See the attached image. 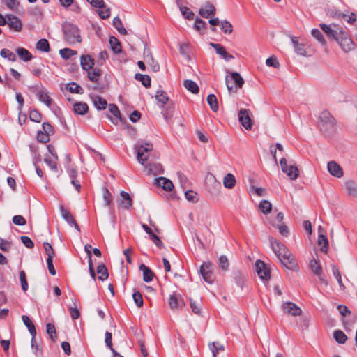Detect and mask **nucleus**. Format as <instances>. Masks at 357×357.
<instances>
[{
    "label": "nucleus",
    "instance_id": "f257e3e1",
    "mask_svg": "<svg viewBox=\"0 0 357 357\" xmlns=\"http://www.w3.org/2000/svg\"><path fill=\"white\" fill-rule=\"evenodd\" d=\"M269 241L273 251L284 267L292 271L298 269L295 257L284 244L273 237L269 238Z\"/></svg>",
    "mask_w": 357,
    "mask_h": 357
},
{
    "label": "nucleus",
    "instance_id": "f03ea898",
    "mask_svg": "<svg viewBox=\"0 0 357 357\" xmlns=\"http://www.w3.org/2000/svg\"><path fill=\"white\" fill-rule=\"evenodd\" d=\"M62 31L64 40L69 45L82 42L79 29L75 24L68 22H64L62 24Z\"/></svg>",
    "mask_w": 357,
    "mask_h": 357
},
{
    "label": "nucleus",
    "instance_id": "7ed1b4c3",
    "mask_svg": "<svg viewBox=\"0 0 357 357\" xmlns=\"http://www.w3.org/2000/svg\"><path fill=\"white\" fill-rule=\"evenodd\" d=\"M319 119V127L322 132L329 134L334 131L336 121L328 111H323Z\"/></svg>",
    "mask_w": 357,
    "mask_h": 357
},
{
    "label": "nucleus",
    "instance_id": "20e7f679",
    "mask_svg": "<svg viewBox=\"0 0 357 357\" xmlns=\"http://www.w3.org/2000/svg\"><path fill=\"white\" fill-rule=\"evenodd\" d=\"M137 149V158L138 162L144 165V162L147 161L149 155L148 153L153 149V144L149 142H137L135 145Z\"/></svg>",
    "mask_w": 357,
    "mask_h": 357
},
{
    "label": "nucleus",
    "instance_id": "39448f33",
    "mask_svg": "<svg viewBox=\"0 0 357 357\" xmlns=\"http://www.w3.org/2000/svg\"><path fill=\"white\" fill-rule=\"evenodd\" d=\"M226 85L229 92L234 91V85H235V90L238 88H241L244 84V80L238 73H232L231 77H226Z\"/></svg>",
    "mask_w": 357,
    "mask_h": 357
},
{
    "label": "nucleus",
    "instance_id": "423d86ee",
    "mask_svg": "<svg viewBox=\"0 0 357 357\" xmlns=\"http://www.w3.org/2000/svg\"><path fill=\"white\" fill-rule=\"evenodd\" d=\"M280 164L282 171L285 173L290 179L295 180L298 177V169L294 165H287V160L284 158L280 159Z\"/></svg>",
    "mask_w": 357,
    "mask_h": 357
},
{
    "label": "nucleus",
    "instance_id": "0eeeda50",
    "mask_svg": "<svg viewBox=\"0 0 357 357\" xmlns=\"http://www.w3.org/2000/svg\"><path fill=\"white\" fill-rule=\"evenodd\" d=\"M199 273L205 282L212 284L214 281L213 264L210 261L204 262L199 268Z\"/></svg>",
    "mask_w": 357,
    "mask_h": 357
},
{
    "label": "nucleus",
    "instance_id": "6e6552de",
    "mask_svg": "<svg viewBox=\"0 0 357 357\" xmlns=\"http://www.w3.org/2000/svg\"><path fill=\"white\" fill-rule=\"evenodd\" d=\"M319 27L329 37L335 40L340 36L343 28L337 24H331L329 25L319 24Z\"/></svg>",
    "mask_w": 357,
    "mask_h": 357
},
{
    "label": "nucleus",
    "instance_id": "1a4fd4ad",
    "mask_svg": "<svg viewBox=\"0 0 357 357\" xmlns=\"http://www.w3.org/2000/svg\"><path fill=\"white\" fill-rule=\"evenodd\" d=\"M344 52L351 50L354 47L352 40L348 36L347 32L342 30L341 33L335 40Z\"/></svg>",
    "mask_w": 357,
    "mask_h": 357
},
{
    "label": "nucleus",
    "instance_id": "9d476101",
    "mask_svg": "<svg viewBox=\"0 0 357 357\" xmlns=\"http://www.w3.org/2000/svg\"><path fill=\"white\" fill-rule=\"evenodd\" d=\"M256 271L259 278L264 280L270 279V270L266 264L261 260H257L255 263Z\"/></svg>",
    "mask_w": 357,
    "mask_h": 357
},
{
    "label": "nucleus",
    "instance_id": "9b49d317",
    "mask_svg": "<svg viewBox=\"0 0 357 357\" xmlns=\"http://www.w3.org/2000/svg\"><path fill=\"white\" fill-rule=\"evenodd\" d=\"M169 305L172 310L183 308L185 305V301L180 294H173L169 296Z\"/></svg>",
    "mask_w": 357,
    "mask_h": 357
},
{
    "label": "nucleus",
    "instance_id": "f8f14e48",
    "mask_svg": "<svg viewBox=\"0 0 357 357\" xmlns=\"http://www.w3.org/2000/svg\"><path fill=\"white\" fill-rule=\"evenodd\" d=\"M238 120L246 130H250L252 128V123L248 109H241L238 112Z\"/></svg>",
    "mask_w": 357,
    "mask_h": 357
},
{
    "label": "nucleus",
    "instance_id": "ddd939ff",
    "mask_svg": "<svg viewBox=\"0 0 357 357\" xmlns=\"http://www.w3.org/2000/svg\"><path fill=\"white\" fill-rule=\"evenodd\" d=\"M327 169L331 175L336 178H342L344 175L342 168L335 161H329L327 164Z\"/></svg>",
    "mask_w": 357,
    "mask_h": 357
},
{
    "label": "nucleus",
    "instance_id": "4468645a",
    "mask_svg": "<svg viewBox=\"0 0 357 357\" xmlns=\"http://www.w3.org/2000/svg\"><path fill=\"white\" fill-rule=\"evenodd\" d=\"M7 24L9 28L15 31H20L22 29V23L21 20L15 15L7 14Z\"/></svg>",
    "mask_w": 357,
    "mask_h": 357
},
{
    "label": "nucleus",
    "instance_id": "2eb2a0df",
    "mask_svg": "<svg viewBox=\"0 0 357 357\" xmlns=\"http://www.w3.org/2000/svg\"><path fill=\"white\" fill-rule=\"evenodd\" d=\"M60 212L62 218L71 226H73L76 230L80 232V229L76 220L70 213V212L66 209L63 206H60Z\"/></svg>",
    "mask_w": 357,
    "mask_h": 357
},
{
    "label": "nucleus",
    "instance_id": "dca6fc26",
    "mask_svg": "<svg viewBox=\"0 0 357 357\" xmlns=\"http://www.w3.org/2000/svg\"><path fill=\"white\" fill-rule=\"evenodd\" d=\"M284 312L292 316H299L302 313L301 309L292 302H286L282 305Z\"/></svg>",
    "mask_w": 357,
    "mask_h": 357
},
{
    "label": "nucleus",
    "instance_id": "f3484780",
    "mask_svg": "<svg viewBox=\"0 0 357 357\" xmlns=\"http://www.w3.org/2000/svg\"><path fill=\"white\" fill-rule=\"evenodd\" d=\"M22 319L24 325L27 327L30 334L31 335V347L34 348V339L36 336V329L32 321L26 315H23Z\"/></svg>",
    "mask_w": 357,
    "mask_h": 357
},
{
    "label": "nucleus",
    "instance_id": "a211bd4d",
    "mask_svg": "<svg viewBox=\"0 0 357 357\" xmlns=\"http://www.w3.org/2000/svg\"><path fill=\"white\" fill-rule=\"evenodd\" d=\"M210 45L213 47L216 53L220 55L226 61H229L234 59V56L231 54L228 53L222 45L210 43Z\"/></svg>",
    "mask_w": 357,
    "mask_h": 357
},
{
    "label": "nucleus",
    "instance_id": "6ab92c4d",
    "mask_svg": "<svg viewBox=\"0 0 357 357\" xmlns=\"http://www.w3.org/2000/svg\"><path fill=\"white\" fill-rule=\"evenodd\" d=\"M216 9L215 6L209 2H206L204 6L199 10V14L204 17L208 18L210 16L215 15Z\"/></svg>",
    "mask_w": 357,
    "mask_h": 357
},
{
    "label": "nucleus",
    "instance_id": "aec40b11",
    "mask_svg": "<svg viewBox=\"0 0 357 357\" xmlns=\"http://www.w3.org/2000/svg\"><path fill=\"white\" fill-rule=\"evenodd\" d=\"M155 185L161 187L166 191H171L174 188L173 183L165 177H159L155 179Z\"/></svg>",
    "mask_w": 357,
    "mask_h": 357
},
{
    "label": "nucleus",
    "instance_id": "412c9836",
    "mask_svg": "<svg viewBox=\"0 0 357 357\" xmlns=\"http://www.w3.org/2000/svg\"><path fill=\"white\" fill-rule=\"evenodd\" d=\"M80 64L83 70L89 71L94 66V59L89 55H82L80 56Z\"/></svg>",
    "mask_w": 357,
    "mask_h": 357
},
{
    "label": "nucleus",
    "instance_id": "4be33fe9",
    "mask_svg": "<svg viewBox=\"0 0 357 357\" xmlns=\"http://www.w3.org/2000/svg\"><path fill=\"white\" fill-rule=\"evenodd\" d=\"M233 278L236 284L243 289L248 278L246 274L240 271H235L233 272Z\"/></svg>",
    "mask_w": 357,
    "mask_h": 357
},
{
    "label": "nucleus",
    "instance_id": "5701e85b",
    "mask_svg": "<svg viewBox=\"0 0 357 357\" xmlns=\"http://www.w3.org/2000/svg\"><path fill=\"white\" fill-rule=\"evenodd\" d=\"M91 100L94 107L98 110H103L106 109L107 106V100L98 95L91 96Z\"/></svg>",
    "mask_w": 357,
    "mask_h": 357
},
{
    "label": "nucleus",
    "instance_id": "b1692460",
    "mask_svg": "<svg viewBox=\"0 0 357 357\" xmlns=\"http://www.w3.org/2000/svg\"><path fill=\"white\" fill-rule=\"evenodd\" d=\"M145 169L150 174L158 175L163 173V169L160 163H148Z\"/></svg>",
    "mask_w": 357,
    "mask_h": 357
},
{
    "label": "nucleus",
    "instance_id": "393cba45",
    "mask_svg": "<svg viewBox=\"0 0 357 357\" xmlns=\"http://www.w3.org/2000/svg\"><path fill=\"white\" fill-rule=\"evenodd\" d=\"M167 106L165 107V105H163V107H161L162 111V115L164 116V118L165 119V120H169L172 118L173 116V114L174 112V109H175V106H174V103L173 102H169L168 103L166 104Z\"/></svg>",
    "mask_w": 357,
    "mask_h": 357
},
{
    "label": "nucleus",
    "instance_id": "a878e982",
    "mask_svg": "<svg viewBox=\"0 0 357 357\" xmlns=\"http://www.w3.org/2000/svg\"><path fill=\"white\" fill-rule=\"evenodd\" d=\"M139 270L143 272V280L146 282H151L154 277V273L146 265L141 264Z\"/></svg>",
    "mask_w": 357,
    "mask_h": 357
},
{
    "label": "nucleus",
    "instance_id": "bb28decb",
    "mask_svg": "<svg viewBox=\"0 0 357 357\" xmlns=\"http://www.w3.org/2000/svg\"><path fill=\"white\" fill-rule=\"evenodd\" d=\"M89 111L88 105L84 102H75L73 105V112L76 114L84 115Z\"/></svg>",
    "mask_w": 357,
    "mask_h": 357
},
{
    "label": "nucleus",
    "instance_id": "cd10ccee",
    "mask_svg": "<svg viewBox=\"0 0 357 357\" xmlns=\"http://www.w3.org/2000/svg\"><path fill=\"white\" fill-rule=\"evenodd\" d=\"M120 195L121 197V206L124 209H128L132 205V201L130 195L125 192L121 191Z\"/></svg>",
    "mask_w": 357,
    "mask_h": 357
},
{
    "label": "nucleus",
    "instance_id": "c85d7f7f",
    "mask_svg": "<svg viewBox=\"0 0 357 357\" xmlns=\"http://www.w3.org/2000/svg\"><path fill=\"white\" fill-rule=\"evenodd\" d=\"M345 190L347 194L354 197H357V186L352 180L347 181L344 183Z\"/></svg>",
    "mask_w": 357,
    "mask_h": 357
},
{
    "label": "nucleus",
    "instance_id": "c756f323",
    "mask_svg": "<svg viewBox=\"0 0 357 357\" xmlns=\"http://www.w3.org/2000/svg\"><path fill=\"white\" fill-rule=\"evenodd\" d=\"M176 4L182 13V15L188 19L192 20L194 17V13L191 11L188 7L183 6L181 0H176Z\"/></svg>",
    "mask_w": 357,
    "mask_h": 357
},
{
    "label": "nucleus",
    "instance_id": "7c9ffc66",
    "mask_svg": "<svg viewBox=\"0 0 357 357\" xmlns=\"http://www.w3.org/2000/svg\"><path fill=\"white\" fill-rule=\"evenodd\" d=\"M37 96L38 97V100L45 103L48 107H50L52 105V98L48 95L47 92L45 90H38L37 91Z\"/></svg>",
    "mask_w": 357,
    "mask_h": 357
},
{
    "label": "nucleus",
    "instance_id": "2f4dec72",
    "mask_svg": "<svg viewBox=\"0 0 357 357\" xmlns=\"http://www.w3.org/2000/svg\"><path fill=\"white\" fill-rule=\"evenodd\" d=\"M236 178L232 174L228 173L223 178V185L226 188L232 189L235 186Z\"/></svg>",
    "mask_w": 357,
    "mask_h": 357
},
{
    "label": "nucleus",
    "instance_id": "473e14b6",
    "mask_svg": "<svg viewBox=\"0 0 357 357\" xmlns=\"http://www.w3.org/2000/svg\"><path fill=\"white\" fill-rule=\"evenodd\" d=\"M318 244L321 246V251L326 253L328 250V241L326 235L319 234L318 237Z\"/></svg>",
    "mask_w": 357,
    "mask_h": 357
},
{
    "label": "nucleus",
    "instance_id": "72a5a7b5",
    "mask_svg": "<svg viewBox=\"0 0 357 357\" xmlns=\"http://www.w3.org/2000/svg\"><path fill=\"white\" fill-rule=\"evenodd\" d=\"M36 48L40 52H49L50 51L49 42L45 38H42L36 43Z\"/></svg>",
    "mask_w": 357,
    "mask_h": 357
},
{
    "label": "nucleus",
    "instance_id": "f704fd0d",
    "mask_svg": "<svg viewBox=\"0 0 357 357\" xmlns=\"http://www.w3.org/2000/svg\"><path fill=\"white\" fill-rule=\"evenodd\" d=\"M155 98L158 102L161 103L160 107H163V105L169 102L167 93L162 90H160L156 92Z\"/></svg>",
    "mask_w": 357,
    "mask_h": 357
},
{
    "label": "nucleus",
    "instance_id": "c9c22d12",
    "mask_svg": "<svg viewBox=\"0 0 357 357\" xmlns=\"http://www.w3.org/2000/svg\"><path fill=\"white\" fill-rule=\"evenodd\" d=\"M183 85L187 90L194 94H197L199 92V86L197 83L190 79H185L183 82Z\"/></svg>",
    "mask_w": 357,
    "mask_h": 357
},
{
    "label": "nucleus",
    "instance_id": "e433bc0d",
    "mask_svg": "<svg viewBox=\"0 0 357 357\" xmlns=\"http://www.w3.org/2000/svg\"><path fill=\"white\" fill-rule=\"evenodd\" d=\"M135 78L136 80L142 82V84L146 87L149 88L151 86V77L147 75H142L140 73H136L135 75Z\"/></svg>",
    "mask_w": 357,
    "mask_h": 357
},
{
    "label": "nucleus",
    "instance_id": "4c0bfd02",
    "mask_svg": "<svg viewBox=\"0 0 357 357\" xmlns=\"http://www.w3.org/2000/svg\"><path fill=\"white\" fill-rule=\"evenodd\" d=\"M208 347L213 354V356H217V354L219 353V351H225L224 345L218 342L209 343Z\"/></svg>",
    "mask_w": 357,
    "mask_h": 357
},
{
    "label": "nucleus",
    "instance_id": "58836bf2",
    "mask_svg": "<svg viewBox=\"0 0 357 357\" xmlns=\"http://www.w3.org/2000/svg\"><path fill=\"white\" fill-rule=\"evenodd\" d=\"M18 56L25 62L30 61L32 59L31 54L25 48L19 47L16 50Z\"/></svg>",
    "mask_w": 357,
    "mask_h": 357
},
{
    "label": "nucleus",
    "instance_id": "ea45409f",
    "mask_svg": "<svg viewBox=\"0 0 357 357\" xmlns=\"http://www.w3.org/2000/svg\"><path fill=\"white\" fill-rule=\"evenodd\" d=\"M207 102L213 112H216L218 110V99L214 94H209L207 96Z\"/></svg>",
    "mask_w": 357,
    "mask_h": 357
},
{
    "label": "nucleus",
    "instance_id": "a19ab883",
    "mask_svg": "<svg viewBox=\"0 0 357 357\" xmlns=\"http://www.w3.org/2000/svg\"><path fill=\"white\" fill-rule=\"evenodd\" d=\"M102 198L105 202V205L107 207H110L112 204L113 197L107 188H102Z\"/></svg>",
    "mask_w": 357,
    "mask_h": 357
},
{
    "label": "nucleus",
    "instance_id": "79ce46f5",
    "mask_svg": "<svg viewBox=\"0 0 357 357\" xmlns=\"http://www.w3.org/2000/svg\"><path fill=\"white\" fill-rule=\"evenodd\" d=\"M259 210L265 215H267L271 212L272 204L268 200H262L259 204Z\"/></svg>",
    "mask_w": 357,
    "mask_h": 357
},
{
    "label": "nucleus",
    "instance_id": "37998d69",
    "mask_svg": "<svg viewBox=\"0 0 357 357\" xmlns=\"http://www.w3.org/2000/svg\"><path fill=\"white\" fill-rule=\"evenodd\" d=\"M97 272L98 273L100 274V275L98 277L100 280L104 281L109 277L107 268L104 264H101L98 266Z\"/></svg>",
    "mask_w": 357,
    "mask_h": 357
},
{
    "label": "nucleus",
    "instance_id": "c03bdc74",
    "mask_svg": "<svg viewBox=\"0 0 357 357\" xmlns=\"http://www.w3.org/2000/svg\"><path fill=\"white\" fill-rule=\"evenodd\" d=\"M66 89L73 93L82 94L84 93V89L82 87L75 82L68 84L66 86Z\"/></svg>",
    "mask_w": 357,
    "mask_h": 357
},
{
    "label": "nucleus",
    "instance_id": "a18cd8bd",
    "mask_svg": "<svg viewBox=\"0 0 357 357\" xmlns=\"http://www.w3.org/2000/svg\"><path fill=\"white\" fill-rule=\"evenodd\" d=\"M109 43L111 48L114 53H119L121 51V45L119 40L114 37L111 36L109 38Z\"/></svg>",
    "mask_w": 357,
    "mask_h": 357
},
{
    "label": "nucleus",
    "instance_id": "49530a36",
    "mask_svg": "<svg viewBox=\"0 0 357 357\" xmlns=\"http://www.w3.org/2000/svg\"><path fill=\"white\" fill-rule=\"evenodd\" d=\"M92 70L88 72L89 79L93 82H98L100 77L101 76V70L98 68H92Z\"/></svg>",
    "mask_w": 357,
    "mask_h": 357
},
{
    "label": "nucleus",
    "instance_id": "de8ad7c7",
    "mask_svg": "<svg viewBox=\"0 0 357 357\" xmlns=\"http://www.w3.org/2000/svg\"><path fill=\"white\" fill-rule=\"evenodd\" d=\"M312 36L317 40L323 46L326 45V41L322 33L317 29H313L311 31Z\"/></svg>",
    "mask_w": 357,
    "mask_h": 357
},
{
    "label": "nucleus",
    "instance_id": "09e8293b",
    "mask_svg": "<svg viewBox=\"0 0 357 357\" xmlns=\"http://www.w3.org/2000/svg\"><path fill=\"white\" fill-rule=\"evenodd\" d=\"M113 26L118 30V31L121 34L126 35L127 33V31L123 26L122 22L119 17H115L113 19Z\"/></svg>",
    "mask_w": 357,
    "mask_h": 357
},
{
    "label": "nucleus",
    "instance_id": "8fccbe9b",
    "mask_svg": "<svg viewBox=\"0 0 357 357\" xmlns=\"http://www.w3.org/2000/svg\"><path fill=\"white\" fill-rule=\"evenodd\" d=\"M332 272L336 278L340 289H344L345 287L342 280L341 273L339 268L335 265H332Z\"/></svg>",
    "mask_w": 357,
    "mask_h": 357
},
{
    "label": "nucleus",
    "instance_id": "3c124183",
    "mask_svg": "<svg viewBox=\"0 0 357 357\" xmlns=\"http://www.w3.org/2000/svg\"><path fill=\"white\" fill-rule=\"evenodd\" d=\"M333 337L335 341L339 344H344L347 340V335L340 330L335 331Z\"/></svg>",
    "mask_w": 357,
    "mask_h": 357
},
{
    "label": "nucleus",
    "instance_id": "603ef678",
    "mask_svg": "<svg viewBox=\"0 0 357 357\" xmlns=\"http://www.w3.org/2000/svg\"><path fill=\"white\" fill-rule=\"evenodd\" d=\"M220 29L225 34H230L233 31V26L227 20H224L220 22Z\"/></svg>",
    "mask_w": 357,
    "mask_h": 357
},
{
    "label": "nucleus",
    "instance_id": "864d4df0",
    "mask_svg": "<svg viewBox=\"0 0 357 357\" xmlns=\"http://www.w3.org/2000/svg\"><path fill=\"white\" fill-rule=\"evenodd\" d=\"M310 268L315 275H320L322 273V268L318 264V261L315 259L310 260Z\"/></svg>",
    "mask_w": 357,
    "mask_h": 357
},
{
    "label": "nucleus",
    "instance_id": "5fc2aeb1",
    "mask_svg": "<svg viewBox=\"0 0 357 357\" xmlns=\"http://www.w3.org/2000/svg\"><path fill=\"white\" fill-rule=\"evenodd\" d=\"M59 54L62 59L67 60L70 59L73 55H75L77 52L70 48H63L59 50Z\"/></svg>",
    "mask_w": 357,
    "mask_h": 357
},
{
    "label": "nucleus",
    "instance_id": "6e6d98bb",
    "mask_svg": "<svg viewBox=\"0 0 357 357\" xmlns=\"http://www.w3.org/2000/svg\"><path fill=\"white\" fill-rule=\"evenodd\" d=\"M2 2L7 6L8 8L13 11H16L20 6L18 0H2Z\"/></svg>",
    "mask_w": 357,
    "mask_h": 357
},
{
    "label": "nucleus",
    "instance_id": "4d7b16f0",
    "mask_svg": "<svg viewBox=\"0 0 357 357\" xmlns=\"http://www.w3.org/2000/svg\"><path fill=\"white\" fill-rule=\"evenodd\" d=\"M0 55L3 57L8 59L9 61H15L16 60V56L14 53L10 51L8 49H2L0 52Z\"/></svg>",
    "mask_w": 357,
    "mask_h": 357
},
{
    "label": "nucleus",
    "instance_id": "13d9d810",
    "mask_svg": "<svg viewBox=\"0 0 357 357\" xmlns=\"http://www.w3.org/2000/svg\"><path fill=\"white\" fill-rule=\"evenodd\" d=\"M46 332L50 335L51 340L54 341L56 337V331L52 324L48 323L46 324Z\"/></svg>",
    "mask_w": 357,
    "mask_h": 357
},
{
    "label": "nucleus",
    "instance_id": "bf43d9fd",
    "mask_svg": "<svg viewBox=\"0 0 357 357\" xmlns=\"http://www.w3.org/2000/svg\"><path fill=\"white\" fill-rule=\"evenodd\" d=\"M218 261L219 266L222 271H225L228 270L229 264L228 259L225 255H221L219 257Z\"/></svg>",
    "mask_w": 357,
    "mask_h": 357
},
{
    "label": "nucleus",
    "instance_id": "052dcab7",
    "mask_svg": "<svg viewBox=\"0 0 357 357\" xmlns=\"http://www.w3.org/2000/svg\"><path fill=\"white\" fill-rule=\"evenodd\" d=\"M56 160L51 159L49 156L46 155L44 158V162L49 166V167L54 172H58Z\"/></svg>",
    "mask_w": 357,
    "mask_h": 357
},
{
    "label": "nucleus",
    "instance_id": "680f3d73",
    "mask_svg": "<svg viewBox=\"0 0 357 357\" xmlns=\"http://www.w3.org/2000/svg\"><path fill=\"white\" fill-rule=\"evenodd\" d=\"M190 305L195 314H200L201 312V306L200 303L196 301H193L192 299H190Z\"/></svg>",
    "mask_w": 357,
    "mask_h": 357
},
{
    "label": "nucleus",
    "instance_id": "e2e57ef3",
    "mask_svg": "<svg viewBox=\"0 0 357 357\" xmlns=\"http://www.w3.org/2000/svg\"><path fill=\"white\" fill-rule=\"evenodd\" d=\"M266 64L268 66L273 67L275 68H278L280 67V63L277 60V58L275 56H271L266 60Z\"/></svg>",
    "mask_w": 357,
    "mask_h": 357
},
{
    "label": "nucleus",
    "instance_id": "0e129e2a",
    "mask_svg": "<svg viewBox=\"0 0 357 357\" xmlns=\"http://www.w3.org/2000/svg\"><path fill=\"white\" fill-rule=\"evenodd\" d=\"M132 298L135 303V304L138 307H142L143 305V298L142 295L139 291H135L132 294Z\"/></svg>",
    "mask_w": 357,
    "mask_h": 357
},
{
    "label": "nucleus",
    "instance_id": "69168bd1",
    "mask_svg": "<svg viewBox=\"0 0 357 357\" xmlns=\"http://www.w3.org/2000/svg\"><path fill=\"white\" fill-rule=\"evenodd\" d=\"M146 63L150 65L153 72H158L160 70V66L157 61H155L152 55H150L149 59L146 60Z\"/></svg>",
    "mask_w": 357,
    "mask_h": 357
},
{
    "label": "nucleus",
    "instance_id": "338daca9",
    "mask_svg": "<svg viewBox=\"0 0 357 357\" xmlns=\"http://www.w3.org/2000/svg\"><path fill=\"white\" fill-rule=\"evenodd\" d=\"M185 198L190 202H197V192H194L193 190H187L185 192Z\"/></svg>",
    "mask_w": 357,
    "mask_h": 357
},
{
    "label": "nucleus",
    "instance_id": "774afa93",
    "mask_svg": "<svg viewBox=\"0 0 357 357\" xmlns=\"http://www.w3.org/2000/svg\"><path fill=\"white\" fill-rule=\"evenodd\" d=\"M108 108L111 114L121 120L120 111L115 104H109Z\"/></svg>",
    "mask_w": 357,
    "mask_h": 357
}]
</instances>
